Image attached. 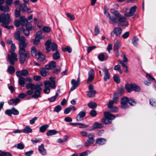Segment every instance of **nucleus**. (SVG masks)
<instances>
[{"label":"nucleus","mask_w":156,"mask_h":156,"mask_svg":"<svg viewBox=\"0 0 156 156\" xmlns=\"http://www.w3.org/2000/svg\"><path fill=\"white\" fill-rule=\"evenodd\" d=\"M137 8L136 5H134L129 9L130 11L129 12H125L124 16H122L117 10L114 9H110V12L113 14L115 16H111L109 13L106 14V16L108 19V22L109 23L115 25L118 23H121L122 26H127L129 23L126 20V16L129 17L132 16L135 12Z\"/></svg>","instance_id":"1"},{"label":"nucleus","mask_w":156,"mask_h":156,"mask_svg":"<svg viewBox=\"0 0 156 156\" xmlns=\"http://www.w3.org/2000/svg\"><path fill=\"white\" fill-rule=\"evenodd\" d=\"M10 15L9 13L5 15V13H3L0 15V22L2 23V26L8 29H10L8 26L9 23Z\"/></svg>","instance_id":"2"},{"label":"nucleus","mask_w":156,"mask_h":156,"mask_svg":"<svg viewBox=\"0 0 156 156\" xmlns=\"http://www.w3.org/2000/svg\"><path fill=\"white\" fill-rule=\"evenodd\" d=\"M105 118L102 119V122L106 124H109L111 123L112 120L115 118L114 115L110 113L105 112L104 113Z\"/></svg>","instance_id":"3"},{"label":"nucleus","mask_w":156,"mask_h":156,"mask_svg":"<svg viewBox=\"0 0 156 156\" xmlns=\"http://www.w3.org/2000/svg\"><path fill=\"white\" fill-rule=\"evenodd\" d=\"M20 56V62L24 63L26 60V58H28L30 57L29 53L26 51L25 49H19V51Z\"/></svg>","instance_id":"4"},{"label":"nucleus","mask_w":156,"mask_h":156,"mask_svg":"<svg viewBox=\"0 0 156 156\" xmlns=\"http://www.w3.org/2000/svg\"><path fill=\"white\" fill-rule=\"evenodd\" d=\"M20 43L19 44V49H25V48L27 46V44L25 43V39L23 36H21L19 38L18 40Z\"/></svg>","instance_id":"5"},{"label":"nucleus","mask_w":156,"mask_h":156,"mask_svg":"<svg viewBox=\"0 0 156 156\" xmlns=\"http://www.w3.org/2000/svg\"><path fill=\"white\" fill-rule=\"evenodd\" d=\"M5 5H2L0 6V10L1 11L7 12L9 11V6L10 5V0H6Z\"/></svg>","instance_id":"6"},{"label":"nucleus","mask_w":156,"mask_h":156,"mask_svg":"<svg viewBox=\"0 0 156 156\" xmlns=\"http://www.w3.org/2000/svg\"><path fill=\"white\" fill-rule=\"evenodd\" d=\"M122 30L119 27H116L114 28L113 30L111 33V36L113 37L115 34L117 36L119 37L121 34Z\"/></svg>","instance_id":"7"},{"label":"nucleus","mask_w":156,"mask_h":156,"mask_svg":"<svg viewBox=\"0 0 156 156\" xmlns=\"http://www.w3.org/2000/svg\"><path fill=\"white\" fill-rule=\"evenodd\" d=\"M94 77V72L91 69L88 72V76L87 80V83H88L92 82Z\"/></svg>","instance_id":"8"},{"label":"nucleus","mask_w":156,"mask_h":156,"mask_svg":"<svg viewBox=\"0 0 156 156\" xmlns=\"http://www.w3.org/2000/svg\"><path fill=\"white\" fill-rule=\"evenodd\" d=\"M41 86L38 87L36 89V90L34 92V94L31 96L32 98L37 99L40 97L41 91L42 89Z\"/></svg>","instance_id":"9"},{"label":"nucleus","mask_w":156,"mask_h":156,"mask_svg":"<svg viewBox=\"0 0 156 156\" xmlns=\"http://www.w3.org/2000/svg\"><path fill=\"white\" fill-rule=\"evenodd\" d=\"M18 59L16 54L14 52H12L10 54V64L14 65L15 62Z\"/></svg>","instance_id":"10"},{"label":"nucleus","mask_w":156,"mask_h":156,"mask_svg":"<svg viewBox=\"0 0 156 156\" xmlns=\"http://www.w3.org/2000/svg\"><path fill=\"white\" fill-rule=\"evenodd\" d=\"M44 92L46 94H48L50 91L49 87H51L50 82L49 81H45L44 82Z\"/></svg>","instance_id":"11"},{"label":"nucleus","mask_w":156,"mask_h":156,"mask_svg":"<svg viewBox=\"0 0 156 156\" xmlns=\"http://www.w3.org/2000/svg\"><path fill=\"white\" fill-rule=\"evenodd\" d=\"M128 99L127 97H124L121 99V107L123 108H126L128 107L127 102Z\"/></svg>","instance_id":"12"},{"label":"nucleus","mask_w":156,"mask_h":156,"mask_svg":"<svg viewBox=\"0 0 156 156\" xmlns=\"http://www.w3.org/2000/svg\"><path fill=\"white\" fill-rule=\"evenodd\" d=\"M32 129L29 127H26L23 130V132L25 133H31ZM22 131L21 130L18 129L13 132L14 133H22Z\"/></svg>","instance_id":"13"},{"label":"nucleus","mask_w":156,"mask_h":156,"mask_svg":"<svg viewBox=\"0 0 156 156\" xmlns=\"http://www.w3.org/2000/svg\"><path fill=\"white\" fill-rule=\"evenodd\" d=\"M103 71L105 73V76L104 77V80L105 81H107V80L110 78V75L109 73L108 69L105 66Z\"/></svg>","instance_id":"14"},{"label":"nucleus","mask_w":156,"mask_h":156,"mask_svg":"<svg viewBox=\"0 0 156 156\" xmlns=\"http://www.w3.org/2000/svg\"><path fill=\"white\" fill-rule=\"evenodd\" d=\"M86 114V113L85 112H80L76 116V120L78 121H80L83 120V118L85 116Z\"/></svg>","instance_id":"15"},{"label":"nucleus","mask_w":156,"mask_h":156,"mask_svg":"<svg viewBox=\"0 0 156 156\" xmlns=\"http://www.w3.org/2000/svg\"><path fill=\"white\" fill-rule=\"evenodd\" d=\"M103 126V125L101 123H99L97 122H95L93 125L92 128H91L89 130L90 131L93 130L95 129H100Z\"/></svg>","instance_id":"16"},{"label":"nucleus","mask_w":156,"mask_h":156,"mask_svg":"<svg viewBox=\"0 0 156 156\" xmlns=\"http://www.w3.org/2000/svg\"><path fill=\"white\" fill-rule=\"evenodd\" d=\"M42 85H36L32 83H28L26 86V88L28 89H30L32 90H34L36 89L38 87H39L40 86H42Z\"/></svg>","instance_id":"17"},{"label":"nucleus","mask_w":156,"mask_h":156,"mask_svg":"<svg viewBox=\"0 0 156 156\" xmlns=\"http://www.w3.org/2000/svg\"><path fill=\"white\" fill-rule=\"evenodd\" d=\"M44 145L43 144H41L39 146L38 151L39 152L43 155H45L46 154V150L44 148Z\"/></svg>","instance_id":"18"},{"label":"nucleus","mask_w":156,"mask_h":156,"mask_svg":"<svg viewBox=\"0 0 156 156\" xmlns=\"http://www.w3.org/2000/svg\"><path fill=\"white\" fill-rule=\"evenodd\" d=\"M98 58L99 60L102 61L106 60L108 58V56L106 53L101 54L98 55Z\"/></svg>","instance_id":"19"},{"label":"nucleus","mask_w":156,"mask_h":156,"mask_svg":"<svg viewBox=\"0 0 156 156\" xmlns=\"http://www.w3.org/2000/svg\"><path fill=\"white\" fill-rule=\"evenodd\" d=\"M19 19L20 24L22 26H25L28 22V21L25 18L24 16H21L20 18Z\"/></svg>","instance_id":"20"},{"label":"nucleus","mask_w":156,"mask_h":156,"mask_svg":"<svg viewBox=\"0 0 156 156\" xmlns=\"http://www.w3.org/2000/svg\"><path fill=\"white\" fill-rule=\"evenodd\" d=\"M95 141V140L93 138L90 137L85 142V146L86 147H88L90 145L93 144Z\"/></svg>","instance_id":"21"},{"label":"nucleus","mask_w":156,"mask_h":156,"mask_svg":"<svg viewBox=\"0 0 156 156\" xmlns=\"http://www.w3.org/2000/svg\"><path fill=\"white\" fill-rule=\"evenodd\" d=\"M106 140L104 138H99L96 140V143L100 145H102L105 144Z\"/></svg>","instance_id":"22"},{"label":"nucleus","mask_w":156,"mask_h":156,"mask_svg":"<svg viewBox=\"0 0 156 156\" xmlns=\"http://www.w3.org/2000/svg\"><path fill=\"white\" fill-rule=\"evenodd\" d=\"M20 10L23 12H26L27 6L25 3H22L20 5Z\"/></svg>","instance_id":"23"},{"label":"nucleus","mask_w":156,"mask_h":156,"mask_svg":"<svg viewBox=\"0 0 156 156\" xmlns=\"http://www.w3.org/2000/svg\"><path fill=\"white\" fill-rule=\"evenodd\" d=\"M121 44L120 42L119 41H117L114 44L113 47V50L117 51L118 50Z\"/></svg>","instance_id":"24"},{"label":"nucleus","mask_w":156,"mask_h":156,"mask_svg":"<svg viewBox=\"0 0 156 156\" xmlns=\"http://www.w3.org/2000/svg\"><path fill=\"white\" fill-rule=\"evenodd\" d=\"M26 81V80L23 77H20L19 80V84L22 87H23Z\"/></svg>","instance_id":"25"},{"label":"nucleus","mask_w":156,"mask_h":156,"mask_svg":"<svg viewBox=\"0 0 156 156\" xmlns=\"http://www.w3.org/2000/svg\"><path fill=\"white\" fill-rule=\"evenodd\" d=\"M133 84H127L126 85L125 88L128 92H130L133 90Z\"/></svg>","instance_id":"26"},{"label":"nucleus","mask_w":156,"mask_h":156,"mask_svg":"<svg viewBox=\"0 0 156 156\" xmlns=\"http://www.w3.org/2000/svg\"><path fill=\"white\" fill-rule=\"evenodd\" d=\"M48 127L49 125L47 124L42 125L39 127L40 131L41 133H44Z\"/></svg>","instance_id":"27"},{"label":"nucleus","mask_w":156,"mask_h":156,"mask_svg":"<svg viewBox=\"0 0 156 156\" xmlns=\"http://www.w3.org/2000/svg\"><path fill=\"white\" fill-rule=\"evenodd\" d=\"M49 80L51 82H50L51 87L52 88H55L56 87L55 78L54 77H51L49 78Z\"/></svg>","instance_id":"28"},{"label":"nucleus","mask_w":156,"mask_h":156,"mask_svg":"<svg viewBox=\"0 0 156 156\" xmlns=\"http://www.w3.org/2000/svg\"><path fill=\"white\" fill-rule=\"evenodd\" d=\"M20 101V100L18 98H16L15 99H10V105H16Z\"/></svg>","instance_id":"29"},{"label":"nucleus","mask_w":156,"mask_h":156,"mask_svg":"<svg viewBox=\"0 0 156 156\" xmlns=\"http://www.w3.org/2000/svg\"><path fill=\"white\" fill-rule=\"evenodd\" d=\"M57 132L55 130H50L47 132L46 134L48 136H50L55 134Z\"/></svg>","instance_id":"30"},{"label":"nucleus","mask_w":156,"mask_h":156,"mask_svg":"<svg viewBox=\"0 0 156 156\" xmlns=\"http://www.w3.org/2000/svg\"><path fill=\"white\" fill-rule=\"evenodd\" d=\"M19 114V111L15 108L13 107L10 109V115L11 114H13L15 115H18Z\"/></svg>","instance_id":"31"},{"label":"nucleus","mask_w":156,"mask_h":156,"mask_svg":"<svg viewBox=\"0 0 156 156\" xmlns=\"http://www.w3.org/2000/svg\"><path fill=\"white\" fill-rule=\"evenodd\" d=\"M38 59L41 61H43L45 59V56L42 54L41 51H38L37 52Z\"/></svg>","instance_id":"32"},{"label":"nucleus","mask_w":156,"mask_h":156,"mask_svg":"<svg viewBox=\"0 0 156 156\" xmlns=\"http://www.w3.org/2000/svg\"><path fill=\"white\" fill-rule=\"evenodd\" d=\"M96 93L95 90H89L87 93V95L90 97H93L95 96Z\"/></svg>","instance_id":"33"},{"label":"nucleus","mask_w":156,"mask_h":156,"mask_svg":"<svg viewBox=\"0 0 156 156\" xmlns=\"http://www.w3.org/2000/svg\"><path fill=\"white\" fill-rule=\"evenodd\" d=\"M20 30L21 32H23L25 35L26 36H28L29 35L30 30L27 29V30H25L23 27H22L20 28Z\"/></svg>","instance_id":"34"},{"label":"nucleus","mask_w":156,"mask_h":156,"mask_svg":"<svg viewBox=\"0 0 156 156\" xmlns=\"http://www.w3.org/2000/svg\"><path fill=\"white\" fill-rule=\"evenodd\" d=\"M31 53L33 56H36L37 55V51L36 48L34 46L32 47L31 48Z\"/></svg>","instance_id":"35"},{"label":"nucleus","mask_w":156,"mask_h":156,"mask_svg":"<svg viewBox=\"0 0 156 156\" xmlns=\"http://www.w3.org/2000/svg\"><path fill=\"white\" fill-rule=\"evenodd\" d=\"M88 105L90 108L93 109L95 108L97 106L96 104L94 102H90Z\"/></svg>","instance_id":"36"},{"label":"nucleus","mask_w":156,"mask_h":156,"mask_svg":"<svg viewBox=\"0 0 156 156\" xmlns=\"http://www.w3.org/2000/svg\"><path fill=\"white\" fill-rule=\"evenodd\" d=\"M51 49L53 51H55L57 50V45L54 42H52L50 45Z\"/></svg>","instance_id":"37"},{"label":"nucleus","mask_w":156,"mask_h":156,"mask_svg":"<svg viewBox=\"0 0 156 156\" xmlns=\"http://www.w3.org/2000/svg\"><path fill=\"white\" fill-rule=\"evenodd\" d=\"M40 73L42 76H45L47 74V72L44 68H42L40 69Z\"/></svg>","instance_id":"38"},{"label":"nucleus","mask_w":156,"mask_h":156,"mask_svg":"<svg viewBox=\"0 0 156 156\" xmlns=\"http://www.w3.org/2000/svg\"><path fill=\"white\" fill-rule=\"evenodd\" d=\"M62 50L64 52L68 51L69 53H70L72 52L71 48L69 46H67L66 48H62Z\"/></svg>","instance_id":"39"},{"label":"nucleus","mask_w":156,"mask_h":156,"mask_svg":"<svg viewBox=\"0 0 156 156\" xmlns=\"http://www.w3.org/2000/svg\"><path fill=\"white\" fill-rule=\"evenodd\" d=\"M21 31L20 30V28L19 29V30H18L17 32L16 33L15 35V37L16 40H18L20 38V35Z\"/></svg>","instance_id":"40"},{"label":"nucleus","mask_w":156,"mask_h":156,"mask_svg":"<svg viewBox=\"0 0 156 156\" xmlns=\"http://www.w3.org/2000/svg\"><path fill=\"white\" fill-rule=\"evenodd\" d=\"M113 79L117 83H119L120 82V80L119 76L117 75H115L113 76Z\"/></svg>","instance_id":"41"},{"label":"nucleus","mask_w":156,"mask_h":156,"mask_svg":"<svg viewBox=\"0 0 156 156\" xmlns=\"http://www.w3.org/2000/svg\"><path fill=\"white\" fill-rule=\"evenodd\" d=\"M94 35H97L100 33V30L98 26V25H96L94 29Z\"/></svg>","instance_id":"42"},{"label":"nucleus","mask_w":156,"mask_h":156,"mask_svg":"<svg viewBox=\"0 0 156 156\" xmlns=\"http://www.w3.org/2000/svg\"><path fill=\"white\" fill-rule=\"evenodd\" d=\"M10 44H11V46H10V51H14L16 49V45L12 43V41H10Z\"/></svg>","instance_id":"43"},{"label":"nucleus","mask_w":156,"mask_h":156,"mask_svg":"<svg viewBox=\"0 0 156 156\" xmlns=\"http://www.w3.org/2000/svg\"><path fill=\"white\" fill-rule=\"evenodd\" d=\"M62 109V107L60 105H58L54 108V111L56 112H59Z\"/></svg>","instance_id":"44"},{"label":"nucleus","mask_w":156,"mask_h":156,"mask_svg":"<svg viewBox=\"0 0 156 156\" xmlns=\"http://www.w3.org/2000/svg\"><path fill=\"white\" fill-rule=\"evenodd\" d=\"M53 57L54 59H58L60 58L59 54L58 51L56 52L53 54Z\"/></svg>","instance_id":"45"},{"label":"nucleus","mask_w":156,"mask_h":156,"mask_svg":"<svg viewBox=\"0 0 156 156\" xmlns=\"http://www.w3.org/2000/svg\"><path fill=\"white\" fill-rule=\"evenodd\" d=\"M138 38L135 37H134L132 40V42L133 44L135 46H136V45L138 44Z\"/></svg>","instance_id":"46"},{"label":"nucleus","mask_w":156,"mask_h":156,"mask_svg":"<svg viewBox=\"0 0 156 156\" xmlns=\"http://www.w3.org/2000/svg\"><path fill=\"white\" fill-rule=\"evenodd\" d=\"M133 90L136 91H139L140 90V87L137 86L135 84H133Z\"/></svg>","instance_id":"47"},{"label":"nucleus","mask_w":156,"mask_h":156,"mask_svg":"<svg viewBox=\"0 0 156 156\" xmlns=\"http://www.w3.org/2000/svg\"><path fill=\"white\" fill-rule=\"evenodd\" d=\"M150 104L152 106H156V101L153 99H151L150 100Z\"/></svg>","instance_id":"48"},{"label":"nucleus","mask_w":156,"mask_h":156,"mask_svg":"<svg viewBox=\"0 0 156 156\" xmlns=\"http://www.w3.org/2000/svg\"><path fill=\"white\" fill-rule=\"evenodd\" d=\"M42 31L41 30L38 31L36 34V37L41 39L42 37Z\"/></svg>","instance_id":"49"},{"label":"nucleus","mask_w":156,"mask_h":156,"mask_svg":"<svg viewBox=\"0 0 156 156\" xmlns=\"http://www.w3.org/2000/svg\"><path fill=\"white\" fill-rule=\"evenodd\" d=\"M110 108V111L111 112H117L118 109L117 107L116 106L112 107Z\"/></svg>","instance_id":"50"},{"label":"nucleus","mask_w":156,"mask_h":156,"mask_svg":"<svg viewBox=\"0 0 156 156\" xmlns=\"http://www.w3.org/2000/svg\"><path fill=\"white\" fill-rule=\"evenodd\" d=\"M40 39L35 37V39L33 40L34 41V44L35 45H37L39 43Z\"/></svg>","instance_id":"51"},{"label":"nucleus","mask_w":156,"mask_h":156,"mask_svg":"<svg viewBox=\"0 0 156 156\" xmlns=\"http://www.w3.org/2000/svg\"><path fill=\"white\" fill-rule=\"evenodd\" d=\"M118 95L115 94H114V95L112 100H113L115 103L117 104L118 102Z\"/></svg>","instance_id":"52"},{"label":"nucleus","mask_w":156,"mask_h":156,"mask_svg":"<svg viewBox=\"0 0 156 156\" xmlns=\"http://www.w3.org/2000/svg\"><path fill=\"white\" fill-rule=\"evenodd\" d=\"M51 29L50 27H44L42 28V30L44 32H48L50 31Z\"/></svg>","instance_id":"53"},{"label":"nucleus","mask_w":156,"mask_h":156,"mask_svg":"<svg viewBox=\"0 0 156 156\" xmlns=\"http://www.w3.org/2000/svg\"><path fill=\"white\" fill-rule=\"evenodd\" d=\"M51 69H53L56 66V63L54 61H51L49 63Z\"/></svg>","instance_id":"54"},{"label":"nucleus","mask_w":156,"mask_h":156,"mask_svg":"<svg viewBox=\"0 0 156 156\" xmlns=\"http://www.w3.org/2000/svg\"><path fill=\"white\" fill-rule=\"evenodd\" d=\"M66 15L67 16L69 17L71 20H73L75 19V17L73 15L70 13H67Z\"/></svg>","instance_id":"55"},{"label":"nucleus","mask_w":156,"mask_h":156,"mask_svg":"<svg viewBox=\"0 0 156 156\" xmlns=\"http://www.w3.org/2000/svg\"><path fill=\"white\" fill-rule=\"evenodd\" d=\"M128 102L131 105H133L136 104V102L134 100L131 98L128 100Z\"/></svg>","instance_id":"56"},{"label":"nucleus","mask_w":156,"mask_h":156,"mask_svg":"<svg viewBox=\"0 0 156 156\" xmlns=\"http://www.w3.org/2000/svg\"><path fill=\"white\" fill-rule=\"evenodd\" d=\"M16 147L19 149L22 150L24 148V146L22 143H20L17 145Z\"/></svg>","instance_id":"57"},{"label":"nucleus","mask_w":156,"mask_h":156,"mask_svg":"<svg viewBox=\"0 0 156 156\" xmlns=\"http://www.w3.org/2000/svg\"><path fill=\"white\" fill-rule=\"evenodd\" d=\"M96 48V46H94L92 47H88L87 48V53H89L90 52Z\"/></svg>","instance_id":"58"},{"label":"nucleus","mask_w":156,"mask_h":156,"mask_svg":"<svg viewBox=\"0 0 156 156\" xmlns=\"http://www.w3.org/2000/svg\"><path fill=\"white\" fill-rule=\"evenodd\" d=\"M22 76H26L28 75V72L26 69L22 70L21 71Z\"/></svg>","instance_id":"59"},{"label":"nucleus","mask_w":156,"mask_h":156,"mask_svg":"<svg viewBox=\"0 0 156 156\" xmlns=\"http://www.w3.org/2000/svg\"><path fill=\"white\" fill-rule=\"evenodd\" d=\"M90 114L92 116L95 117L97 115V113L95 110H92L90 112Z\"/></svg>","instance_id":"60"},{"label":"nucleus","mask_w":156,"mask_h":156,"mask_svg":"<svg viewBox=\"0 0 156 156\" xmlns=\"http://www.w3.org/2000/svg\"><path fill=\"white\" fill-rule=\"evenodd\" d=\"M71 110V108L69 107L65 109L64 112L65 114H68L70 112Z\"/></svg>","instance_id":"61"},{"label":"nucleus","mask_w":156,"mask_h":156,"mask_svg":"<svg viewBox=\"0 0 156 156\" xmlns=\"http://www.w3.org/2000/svg\"><path fill=\"white\" fill-rule=\"evenodd\" d=\"M26 26V29L27 30H31L32 28V26L31 24L29 23H27L25 25Z\"/></svg>","instance_id":"62"},{"label":"nucleus","mask_w":156,"mask_h":156,"mask_svg":"<svg viewBox=\"0 0 156 156\" xmlns=\"http://www.w3.org/2000/svg\"><path fill=\"white\" fill-rule=\"evenodd\" d=\"M21 11L20 10V9L17 10V9H16V10L15 12V15L16 17H17L20 16Z\"/></svg>","instance_id":"63"},{"label":"nucleus","mask_w":156,"mask_h":156,"mask_svg":"<svg viewBox=\"0 0 156 156\" xmlns=\"http://www.w3.org/2000/svg\"><path fill=\"white\" fill-rule=\"evenodd\" d=\"M0 156H10V154L7 152H2L0 154Z\"/></svg>","instance_id":"64"}]
</instances>
